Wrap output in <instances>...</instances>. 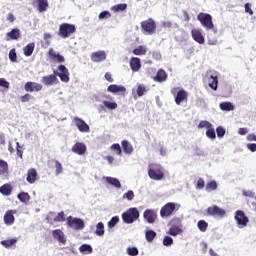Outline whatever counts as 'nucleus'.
<instances>
[{
  "label": "nucleus",
  "mask_w": 256,
  "mask_h": 256,
  "mask_svg": "<svg viewBox=\"0 0 256 256\" xmlns=\"http://www.w3.org/2000/svg\"><path fill=\"white\" fill-rule=\"evenodd\" d=\"M148 177L153 181H162L165 178L163 167L159 164H150L148 167Z\"/></svg>",
  "instance_id": "1"
},
{
  "label": "nucleus",
  "mask_w": 256,
  "mask_h": 256,
  "mask_svg": "<svg viewBox=\"0 0 256 256\" xmlns=\"http://www.w3.org/2000/svg\"><path fill=\"white\" fill-rule=\"evenodd\" d=\"M171 94L174 97L176 105H181V103H187V101H189V94L185 89L174 87L171 89Z\"/></svg>",
  "instance_id": "2"
},
{
  "label": "nucleus",
  "mask_w": 256,
  "mask_h": 256,
  "mask_svg": "<svg viewBox=\"0 0 256 256\" xmlns=\"http://www.w3.org/2000/svg\"><path fill=\"white\" fill-rule=\"evenodd\" d=\"M197 19L201 23L202 27H204L207 31L215 29V25L213 24V16H211V14L200 12Z\"/></svg>",
  "instance_id": "3"
},
{
  "label": "nucleus",
  "mask_w": 256,
  "mask_h": 256,
  "mask_svg": "<svg viewBox=\"0 0 256 256\" xmlns=\"http://www.w3.org/2000/svg\"><path fill=\"white\" fill-rule=\"evenodd\" d=\"M139 219V210L137 208H129L126 212L122 214V220L124 223L131 225Z\"/></svg>",
  "instance_id": "4"
},
{
  "label": "nucleus",
  "mask_w": 256,
  "mask_h": 256,
  "mask_svg": "<svg viewBox=\"0 0 256 256\" xmlns=\"http://www.w3.org/2000/svg\"><path fill=\"white\" fill-rule=\"evenodd\" d=\"M75 31H77L75 25L63 23L59 26L58 35L59 37H62V39H67V37H71Z\"/></svg>",
  "instance_id": "5"
},
{
  "label": "nucleus",
  "mask_w": 256,
  "mask_h": 256,
  "mask_svg": "<svg viewBox=\"0 0 256 256\" xmlns=\"http://www.w3.org/2000/svg\"><path fill=\"white\" fill-rule=\"evenodd\" d=\"M66 225L74 231H82V229H85V221H83L81 218H75L73 216H69L67 218Z\"/></svg>",
  "instance_id": "6"
},
{
  "label": "nucleus",
  "mask_w": 256,
  "mask_h": 256,
  "mask_svg": "<svg viewBox=\"0 0 256 256\" xmlns=\"http://www.w3.org/2000/svg\"><path fill=\"white\" fill-rule=\"evenodd\" d=\"M179 207L181 206L175 202L166 203L160 210V217H171L175 211H179Z\"/></svg>",
  "instance_id": "7"
},
{
  "label": "nucleus",
  "mask_w": 256,
  "mask_h": 256,
  "mask_svg": "<svg viewBox=\"0 0 256 256\" xmlns=\"http://www.w3.org/2000/svg\"><path fill=\"white\" fill-rule=\"evenodd\" d=\"M141 27L143 32L147 33V35H153V33L157 31V24L155 23V20H153V18L142 21Z\"/></svg>",
  "instance_id": "8"
},
{
  "label": "nucleus",
  "mask_w": 256,
  "mask_h": 256,
  "mask_svg": "<svg viewBox=\"0 0 256 256\" xmlns=\"http://www.w3.org/2000/svg\"><path fill=\"white\" fill-rule=\"evenodd\" d=\"M54 75H56V77H59L60 81H62V83H69V81H70L69 69H67V67H65V65H59L58 71H54Z\"/></svg>",
  "instance_id": "9"
},
{
  "label": "nucleus",
  "mask_w": 256,
  "mask_h": 256,
  "mask_svg": "<svg viewBox=\"0 0 256 256\" xmlns=\"http://www.w3.org/2000/svg\"><path fill=\"white\" fill-rule=\"evenodd\" d=\"M234 219L240 228L247 227V223H249V218L247 217V215H245V212H243L242 210H237L235 212Z\"/></svg>",
  "instance_id": "10"
},
{
  "label": "nucleus",
  "mask_w": 256,
  "mask_h": 256,
  "mask_svg": "<svg viewBox=\"0 0 256 256\" xmlns=\"http://www.w3.org/2000/svg\"><path fill=\"white\" fill-rule=\"evenodd\" d=\"M74 125H76L78 131H80V133H89V131H91V128L89 127L88 124H86L84 122L83 119L75 116L73 119H72Z\"/></svg>",
  "instance_id": "11"
},
{
  "label": "nucleus",
  "mask_w": 256,
  "mask_h": 256,
  "mask_svg": "<svg viewBox=\"0 0 256 256\" xmlns=\"http://www.w3.org/2000/svg\"><path fill=\"white\" fill-rule=\"evenodd\" d=\"M207 215L211 217H225V209L219 208L217 205H213L207 208L206 210Z\"/></svg>",
  "instance_id": "12"
},
{
  "label": "nucleus",
  "mask_w": 256,
  "mask_h": 256,
  "mask_svg": "<svg viewBox=\"0 0 256 256\" xmlns=\"http://www.w3.org/2000/svg\"><path fill=\"white\" fill-rule=\"evenodd\" d=\"M55 212H50L48 216L46 217L48 223L50 225H53V223H63L65 221V212H59L54 218Z\"/></svg>",
  "instance_id": "13"
},
{
  "label": "nucleus",
  "mask_w": 256,
  "mask_h": 256,
  "mask_svg": "<svg viewBox=\"0 0 256 256\" xmlns=\"http://www.w3.org/2000/svg\"><path fill=\"white\" fill-rule=\"evenodd\" d=\"M24 89L28 93H33V92L39 93V91L43 89V85L36 82H26L24 85Z\"/></svg>",
  "instance_id": "14"
},
{
  "label": "nucleus",
  "mask_w": 256,
  "mask_h": 256,
  "mask_svg": "<svg viewBox=\"0 0 256 256\" xmlns=\"http://www.w3.org/2000/svg\"><path fill=\"white\" fill-rule=\"evenodd\" d=\"M109 93H120V95H125L127 93V88L123 85L111 84L107 87Z\"/></svg>",
  "instance_id": "15"
},
{
  "label": "nucleus",
  "mask_w": 256,
  "mask_h": 256,
  "mask_svg": "<svg viewBox=\"0 0 256 256\" xmlns=\"http://www.w3.org/2000/svg\"><path fill=\"white\" fill-rule=\"evenodd\" d=\"M41 82L43 83V85L51 87V85H55V83H58L59 80L57 79L56 74H50L47 76H43Z\"/></svg>",
  "instance_id": "16"
},
{
  "label": "nucleus",
  "mask_w": 256,
  "mask_h": 256,
  "mask_svg": "<svg viewBox=\"0 0 256 256\" xmlns=\"http://www.w3.org/2000/svg\"><path fill=\"white\" fill-rule=\"evenodd\" d=\"M72 153H76V155H85L87 153V146L84 143L77 142L72 146Z\"/></svg>",
  "instance_id": "17"
},
{
  "label": "nucleus",
  "mask_w": 256,
  "mask_h": 256,
  "mask_svg": "<svg viewBox=\"0 0 256 256\" xmlns=\"http://www.w3.org/2000/svg\"><path fill=\"white\" fill-rule=\"evenodd\" d=\"M143 217L147 223L153 224L157 221V212L147 209L144 211Z\"/></svg>",
  "instance_id": "18"
},
{
  "label": "nucleus",
  "mask_w": 256,
  "mask_h": 256,
  "mask_svg": "<svg viewBox=\"0 0 256 256\" xmlns=\"http://www.w3.org/2000/svg\"><path fill=\"white\" fill-rule=\"evenodd\" d=\"M21 39V30L13 28L10 32L6 33V41H18Z\"/></svg>",
  "instance_id": "19"
},
{
  "label": "nucleus",
  "mask_w": 256,
  "mask_h": 256,
  "mask_svg": "<svg viewBox=\"0 0 256 256\" xmlns=\"http://www.w3.org/2000/svg\"><path fill=\"white\" fill-rule=\"evenodd\" d=\"M39 175L37 174V170L35 168H30L27 171L26 174V181L27 183H30V185H33L38 179Z\"/></svg>",
  "instance_id": "20"
},
{
  "label": "nucleus",
  "mask_w": 256,
  "mask_h": 256,
  "mask_svg": "<svg viewBox=\"0 0 256 256\" xmlns=\"http://www.w3.org/2000/svg\"><path fill=\"white\" fill-rule=\"evenodd\" d=\"M15 214L17 210H7L4 214V223L5 225H13L15 223Z\"/></svg>",
  "instance_id": "21"
},
{
  "label": "nucleus",
  "mask_w": 256,
  "mask_h": 256,
  "mask_svg": "<svg viewBox=\"0 0 256 256\" xmlns=\"http://www.w3.org/2000/svg\"><path fill=\"white\" fill-rule=\"evenodd\" d=\"M52 237L59 243H62V245H65L67 243V238H65V234L61 229H56L52 231Z\"/></svg>",
  "instance_id": "22"
},
{
  "label": "nucleus",
  "mask_w": 256,
  "mask_h": 256,
  "mask_svg": "<svg viewBox=\"0 0 256 256\" xmlns=\"http://www.w3.org/2000/svg\"><path fill=\"white\" fill-rule=\"evenodd\" d=\"M191 35H192V38L194 39V41H196V43H199V45H203V43H205V37L201 33V30L192 29Z\"/></svg>",
  "instance_id": "23"
},
{
  "label": "nucleus",
  "mask_w": 256,
  "mask_h": 256,
  "mask_svg": "<svg viewBox=\"0 0 256 256\" xmlns=\"http://www.w3.org/2000/svg\"><path fill=\"white\" fill-rule=\"evenodd\" d=\"M91 59L94 63H100V61L107 59V54H105V51H97L91 54Z\"/></svg>",
  "instance_id": "24"
},
{
  "label": "nucleus",
  "mask_w": 256,
  "mask_h": 256,
  "mask_svg": "<svg viewBox=\"0 0 256 256\" xmlns=\"http://www.w3.org/2000/svg\"><path fill=\"white\" fill-rule=\"evenodd\" d=\"M34 3L37 5V10L39 11V13H45V11L49 9L48 0H35Z\"/></svg>",
  "instance_id": "25"
},
{
  "label": "nucleus",
  "mask_w": 256,
  "mask_h": 256,
  "mask_svg": "<svg viewBox=\"0 0 256 256\" xmlns=\"http://www.w3.org/2000/svg\"><path fill=\"white\" fill-rule=\"evenodd\" d=\"M153 81L156 83H163L167 81V72H165L163 69H159L156 76L153 77Z\"/></svg>",
  "instance_id": "26"
},
{
  "label": "nucleus",
  "mask_w": 256,
  "mask_h": 256,
  "mask_svg": "<svg viewBox=\"0 0 256 256\" xmlns=\"http://www.w3.org/2000/svg\"><path fill=\"white\" fill-rule=\"evenodd\" d=\"M130 68L134 73H137L141 69V59L137 57H132L130 59Z\"/></svg>",
  "instance_id": "27"
},
{
  "label": "nucleus",
  "mask_w": 256,
  "mask_h": 256,
  "mask_svg": "<svg viewBox=\"0 0 256 256\" xmlns=\"http://www.w3.org/2000/svg\"><path fill=\"white\" fill-rule=\"evenodd\" d=\"M48 55L50 59H55L57 63H65V57L61 56L59 53L55 52L53 48L49 49Z\"/></svg>",
  "instance_id": "28"
},
{
  "label": "nucleus",
  "mask_w": 256,
  "mask_h": 256,
  "mask_svg": "<svg viewBox=\"0 0 256 256\" xmlns=\"http://www.w3.org/2000/svg\"><path fill=\"white\" fill-rule=\"evenodd\" d=\"M9 175V164L5 160L0 159V176L7 177Z\"/></svg>",
  "instance_id": "29"
},
{
  "label": "nucleus",
  "mask_w": 256,
  "mask_h": 256,
  "mask_svg": "<svg viewBox=\"0 0 256 256\" xmlns=\"http://www.w3.org/2000/svg\"><path fill=\"white\" fill-rule=\"evenodd\" d=\"M12 192L13 186H11V184L9 183H6L0 187V193L5 197H9V195H11Z\"/></svg>",
  "instance_id": "30"
},
{
  "label": "nucleus",
  "mask_w": 256,
  "mask_h": 256,
  "mask_svg": "<svg viewBox=\"0 0 256 256\" xmlns=\"http://www.w3.org/2000/svg\"><path fill=\"white\" fill-rule=\"evenodd\" d=\"M122 145V149L124 151V153H126V155H131V153H133V145L127 141V140H123L121 142Z\"/></svg>",
  "instance_id": "31"
},
{
  "label": "nucleus",
  "mask_w": 256,
  "mask_h": 256,
  "mask_svg": "<svg viewBox=\"0 0 256 256\" xmlns=\"http://www.w3.org/2000/svg\"><path fill=\"white\" fill-rule=\"evenodd\" d=\"M33 51H35V43H29L23 48V53L25 57H31L33 55Z\"/></svg>",
  "instance_id": "32"
},
{
  "label": "nucleus",
  "mask_w": 256,
  "mask_h": 256,
  "mask_svg": "<svg viewBox=\"0 0 256 256\" xmlns=\"http://www.w3.org/2000/svg\"><path fill=\"white\" fill-rule=\"evenodd\" d=\"M78 250L83 254V255H91L93 253V247L90 244H82Z\"/></svg>",
  "instance_id": "33"
},
{
  "label": "nucleus",
  "mask_w": 256,
  "mask_h": 256,
  "mask_svg": "<svg viewBox=\"0 0 256 256\" xmlns=\"http://www.w3.org/2000/svg\"><path fill=\"white\" fill-rule=\"evenodd\" d=\"M183 233V230L181 227L177 225H173L169 228L168 234L172 235V237H177V235H181Z\"/></svg>",
  "instance_id": "34"
},
{
  "label": "nucleus",
  "mask_w": 256,
  "mask_h": 256,
  "mask_svg": "<svg viewBox=\"0 0 256 256\" xmlns=\"http://www.w3.org/2000/svg\"><path fill=\"white\" fill-rule=\"evenodd\" d=\"M218 85H219V78L217 76L211 75L209 78V87L213 89V91H217Z\"/></svg>",
  "instance_id": "35"
},
{
  "label": "nucleus",
  "mask_w": 256,
  "mask_h": 256,
  "mask_svg": "<svg viewBox=\"0 0 256 256\" xmlns=\"http://www.w3.org/2000/svg\"><path fill=\"white\" fill-rule=\"evenodd\" d=\"M105 179L109 185H112V187H115L116 189H121V182L119 181V179L113 177H106Z\"/></svg>",
  "instance_id": "36"
},
{
  "label": "nucleus",
  "mask_w": 256,
  "mask_h": 256,
  "mask_svg": "<svg viewBox=\"0 0 256 256\" xmlns=\"http://www.w3.org/2000/svg\"><path fill=\"white\" fill-rule=\"evenodd\" d=\"M95 235H97L98 237H103V235H105V225L103 224V222H99L96 225Z\"/></svg>",
  "instance_id": "37"
},
{
  "label": "nucleus",
  "mask_w": 256,
  "mask_h": 256,
  "mask_svg": "<svg viewBox=\"0 0 256 256\" xmlns=\"http://www.w3.org/2000/svg\"><path fill=\"white\" fill-rule=\"evenodd\" d=\"M157 237V233L153 230H147L145 232V239L148 243H153V239Z\"/></svg>",
  "instance_id": "38"
},
{
  "label": "nucleus",
  "mask_w": 256,
  "mask_h": 256,
  "mask_svg": "<svg viewBox=\"0 0 256 256\" xmlns=\"http://www.w3.org/2000/svg\"><path fill=\"white\" fill-rule=\"evenodd\" d=\"M219 107L222 111H233L235 109L231 102H222Z\"/></svg>",
  "instance_id": "39"
},
{
  "label": "nucleus",
  "mask_w": 256,
  "mask_h": 256,
  "mask_svg": "<svg viewBox=\"0 0 256 256\" xmlns=\"http://www.w3.org/2000/svg\"><path fill=\"white\" fill-rule=\"evenodd\" d=\"M134 55H147V47L140 45L133 50Z\"/></svg>",
  "instance_id": "40"
},
{
  "label": "nucleus",
  "mask_w": 256,
  "mask_h": 256,
  "mask_svg": "<svg viewBox=\"0 0 256 256\" xmlns=\"http://www.w3.org/2000/svg\"><path fill=\"white\" fill-rule=\"evenodd\" d=\"M17 198L21 203H27L31 199V196H29V193L27 192H21L18 194Z\"/></svg>",
  "instance_id": "41"
},
{
  "label": "nucleus",
  "mask_w": 256,
  "mask_h": 256,
  "mask_svg": "<svg viewBox=\"0 0 256 256\" xmlns=\"http://www.w3.org/2000/svg\"><path fill=\"white\" fill-rule=\"evenodd\" d=\"M197 227L199 231H201L202 233H205V231H207V228L209 227V223H207V221L205 220H200L197 223Z\"/></svg>",
  "instance_id": "42"
},
{
  "label": "nucleus",
  "mask_w": 256,
  "mask_h": 256,
  "mask_svg": "<svg viewBox=\"0 0 256 256\" xmlns=\"http://www.w3.org/2000/svg\"><path fill=\"white\" fill-rule=\"evenodd\" d=\"M102 103H103L104 107H106V109H109L110 111H113V110L117 109V107H118L117 102H111V101L104 100Z\"/></svg>",
  "instance_id": "43"
},
{
  "label": "nucleus",
  "mask_w": 256,
  "mask_h": 256,
  "mask_svg": "<svg viewBox=\"0 0 256 256\" xmlns=\"http://www.w3.org/2000/svg\"><path fill=\"white\" fill-rule=\"evenodd\" d=\"M205 189H206V191H207L208 193H211V191L217 190V182H216L215 180H212V181L208 182V183L206 184Z\"/></svg>",
  "instance_id": "44"
},
{
  "label": "nucleus",
  "mask_w": 256,
  "mask_h": 256,
  "mask_svg": "<svg viewBox=\"0 0 256 256\" xmlns=\"http://www.w3.org/2000/svg\"><path fill=\"white\" fill-rule=\"evenodd\" d=\"M206 137H208V139H212V140L217 138V135L215 134V128H213V125L210 126L209 128H207Z\"/></svg>",
  "instance_id": "45"
},
{
  "label": "nucleus",
  "mask_w": 256,
  "mask_h": 256,
  "mask_svg": "<svg viewBox=\"0 0 256 256\" xmlns=\"http://www.w3.org/2000/svg\"><path fill=\"white\" fill-rule=\"evenodd\" d=\"M136 93L138 97H143L147 93V88L143 84L137 86Z\"/></svg>",
  "instance_id": "46"
},
{
  "label": "nucleus",
  "mask_w": 256,
  "mask_h": 256,
  "mask_svg": "<svg viewBox=\"0 0 256 256\" xmlns=\"http://www.w3.org/2000/svg\"><path fill=\"white\" fill-rule=\"evenodd\" d=\"M52 163H54L55 165V169H56L55 174L61 175V173H63V166L61 165V163L58 160H52Z\"/></svg>",
  "instance_id": "47"
},
{
  "label": "nucleus",
  "mask_w": 256,
  "mask_h": 256,
  "mask_svg": "<svg viewBox=\"0 0 256 256\" xmlns=\"http://www.w3.org/2000/svg\"><path fill=\"white\" fill-rule=\"evenodd\" d=\"M114 13H119V11H125L127 9V4H117L111 8Z\"/></svg>",
  "instance_id": "48"
},
{
  "label": "nucleus",
  "mask_w": 256,
  "mask_h": 256,
  "mask_svg": "<svg viewBox=\"0 0 256 256\" xmlns=\"http://www.w3.org/2000/svg\"><path fill=\"white\" fill-rule=\"evenodd\" d=\"M126 253L129 256H137L139 255V249H137V247H128Z\"/></svg>",
  "instance_id": "49"
},
{
  "label": "nucleus",
  "mask_w": 256,
  "mask_h": 256,
  "mask_svg": "<svg viewBox=\"0 0 256 256\" xmlns=\"http://www.w3.org/2000/svg\"><path fill=\"white\" fill-rule=\"evenodd\" d=\"M16 243H17L16 239L2 240L1 241V245H3V247H13V245H15Z\"/></svg>",
  "instance_id": "50"
},
{
  "label": "nucleus",
  "mask_w": 256,
  "mask_h": 256,
  "mask_svg": "<svg viewBox=\"0 0 256 256\" xmlns=\"http://www.w3.org/2000/svg\"><path fill=\"white\" fill-rule=\"evenodd\" d=\"M118 223H119V216H114L108 222V228L113 229V227H115V225H117Z\"/></svg>",
  "instance_id": "51"
},
{
  "label": "nucleus",
  "mask_w": 256,
  "mask_h": 256,
  "mask_svg": "<svg viewBox=\"0 0 256 256\" xmlns=\"http://www.w3.org/2000/svg\"><path fill=\"white\" fill-rule=\"evenodd\" d=\"M9 59L12 63H17V51L15 50V48L10 50Z\"/></svg>",
  "instance_id": "52"
},
{
  "label": "nucleus",
  "mask_w": 256,
  "mask_h": 256,
  "mask_svg": "<svg viewBox=\"0 0 256 256\" xmlns=\"http://www.w3.org/2000/svg\"><path fill=\"white\" fill-rule=\"evenodd\" d=\"M212 125L209 121L202 120L198 124V129H209Z\"/></svg>",
  "instance_id": "53"
},
{
  "label": "nucleus",
  "mask_w": 256,
  "mask_h": 256,
  "mask_svg": "<svg viewBox=\"0 0 256 256\" xmlns=\"http://www.w3.org/2000/svg\"><path fill=\"white\" fill-rule=\"evenodd\" d=\"M110 149H112V151H116L117 155H123V150H121V145L119 144H112Z\"/></svg>",
  "instance_id": "54"
},
{
  "label": "nucleus",
  "mask_w": 256,
  "mask_h": 256,
  "mask_svg": "<svg viewBox=\"0 0 256 256\" xmlns=\"http://www.w3.org/2000/svg\"><path fill=\"white\" fill-rule=\"evenodd\" d=\"M123 199H127L128 201H133L135 199V193H133V190H129L127 193L123 195Z\"/></svg>",
  "instance_id": "55"
},
{
  "label": "nucleus",
  "mask_w": 256,
  "mask_h": 256,
  "mask_svg": "<svg viewBox=\"0 0 256 256\" xmlns=\"http://www.w3.org/2000/svg\"><path fill=\"white\" fill-rule=\"evenodd\" d=\"M163 245L165 247H171V245H173V238H171L170 236H165L163 239Z\"/></svg>",
  "instance_id": "56"
},
{
  "label": "nucleus",
  "mask_w": 256,
  "mask_h": 256,
  "mask_svg": "<svg viewBox=\"0 0 256 256\" xmlns=\"http://www.w3.org/2000/svg\"><path fill=\"white\" fill-rule=\"evenodd\" d=\"M216 133H217V137H219L220 139L225 137V128L218 126L216 128Z\"/></svg>",
  "instance_id": "57"
},
{
  "label": "nucleus",
  "mask_w": 256,
  "mask_h": 256,
  "mask_svg": "<svg viewBox=\"0 0 256 256\" xmlns=\"http://www.w3.org/2000/svg\"><path fill=\"white\" fill-rule=\"evenodd\" d=\"M110 17H111V12L102 11L98 16V19H110Z\"/></svg>",
  "instance_id": "58"
},
{
  "label": "nucleus",
  "mask_w": 256,
  "mask_h": 256,
  "mask_svg": "<svg viewBox=\"0 0 256 256\" xmlns=\"http://www.w3.org/2000/svg\"><path fill=\"white\" fill-rule=\"evenodd\" d=\"M242 195L244 197H250L251 199H253V197H255V192H253L251 190H243Z\"/></svg>",
  "instance_id": "59"
},
{
  "label": "nucleus",
  "mask_w": 256,
  "mask_h": 256,
  "mask_svg": "<svg viewBox=\"0 0 256 256\" xmlns=\"http://www.w3.org/2000/svg\"><path fill=\"white\" fill-rule=\"evenodd\" d=\"M16 153L20 159H23V148L19 145V142L16 143Z\"/></svg>",
  "instance_id": "60"
},
{
  "label": "nucleus",
  "mask_w": 256,
  "mask_h": 256,
  "mask_svg": "<svg viewBox=\"0 0 256 256\" xmlns=\"http://www.w3.org/2000/svg\"><path fill=\"white\" fill-rule=\"evenodd\" d=\"M205 187V180L203 178H199L196 183V189H203Z\"/></svg>",
  "instance_id": "61"
},
{
  "label": "nucleus",
  "mask_w": 256,
  "mask_h": 256,
  "mask_svg": "<svg viewBox=\"0 0 256 256\" xmlns=\"http://www.w3.org/2000/svg\"><path fill=\"white\" fill-rule=\"evenodd\" d=\"M20 100L22 103H28V101H31V94L26 93L25 95L20 97Z\"/></svg>",
  "instance_id": "62"
},
{
  "label": "nucleus",
  "mask_w": 256,
  "mask_h": 256,
  "mask_svg": "<svg viewBox=\"0 0 256 256\" xmlns=\"http://www.w3.org/2000/svg\"><path fill=\"white\" fill-rule=\"evenodd\" d=\"M0 87H4V89H9V82L5 80V78H0Z\"/></svg>",
  "instance_id": "63"
},
{
  "label": "nucleus",
  "mask_w": 256,
  "mask_h": 256,
  "mask_svg": "<svg viewBox=\"0 0 256 256\" xmlns=\"http://www.w3.org/2000/svg\"><path fill=\"white\" fill-rule=\"evenodd\" d=\"M247 148L250 149L252 151V153H255V151H256V144L255 143L248 144Z\"/></svg>",
  "instance_id": "64"
}]
</instances>
